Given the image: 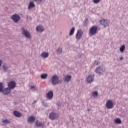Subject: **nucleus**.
I'll list each match as a JSON object with an SVG mask.
<instances>
[{
	"mask_svg": "<svg viewBox=\"0 0 128 128\" xmlns=\"http://www.w3.org/2000/svg\"><path fill=\"white\" fill-rule=\"evenodd\" d=\"M94 75H89L86 79V82L88 84H92L94 82Z\"/></svg>",
	"mask_w": 128,
	"mask_h": 128,
	"instance_id": "obj_10",
	"label": "nucleus"
},
{
	"mask_svg": "<svg viewBox=\"0 0 128 128\" xmlns=\"http://www.w3.org/2000/svg\"><path fill=\"white\" fill-rule=\"evenodd\" d=\"M34 2H42V0H33Z\"/></svg>",
	"mask_w": 128,
	"mask_h": 128,
	"instance_id": "obj_32",
	"label": "nucleus"
},
{
	"mask_svg": "<svg viewBox=\"0 0 128 128\" xmlns=\"http://www.w3.org/2000/svg\"><path fill=\"white\" fill-rule=\"evenodd\" d=\"M58 118V114L54 112H52L50 114L49 118L50 120H56Z\"/></svg>",
	"mask_w": 128,
	"mask_h": 128,
	"instance_id": "obj_8",
	"label": "nucleus"
},
{
	"mask_svg": "<svg viewBox=\"0 0 128 128\" xmlns=\"http://www.w3.org/2000/svg\"><path fill=\"white\" fill-rule=\"evenodd\" d=\"M2 122H3V124H10V120H8V119H6V120H2Z\"/></svg>",
	"mask_w": 128,
	"mask_h": 128,
	"instance_id": "obj_27",
	"label": "nucleus"
},
{
	"mask_svg": "<svg viewBox=\"0 0 128 128\" xmlns=\"http://www.w3.org/2000/svg\"><path fill=\"white\" fill-rule=\"evenodd\" d=\"M4 90V85H2V82H0V92H2Z\"/></svg>",
	"mask_w": 128,
	"mask_h": 128,
	"instance_id": "obj_25",
	"label": "nucleus"
},
{
	"mask_svg": "<svg viewBox=\"0 0 128 128\" xmlns=\"http://www.w3.org/2000/svg\"><path fill=\"white\" fill-rule=\"evenodd\" d=\"M98 92H94L92 93V96L94 98H96V97L98 96Z\"/></svg>",
	"mask_w": 128,
	"mask_h": 128,
	"instance_id": "obj_28",
	"label": "nucleus"
},
{
	"mask_svg": "<svg viewBox=\"0 0 128 128\" xmlns=\"http://www.w3.org/2000/svg\"><path fill=\"white\" fill-rule=\"evenodd\" d=\"M34 6H36V5L34 4V2L30 1L28 8L30 10V8H34Z\"/></svg>",
	"mask_w": 128,
	"mask_h": 128,
	"instance_id": "obj_16",
	"label": "nucleus"
},
{
	"mask_svg": "<svg viewBox=\"0 0 128 128\" xmlns=\"http://www.w3.org/2000/svg\"><path fill=\"white\" fill-rule=\"evenodd\" d=\"M46 97L48 100H52V98H54V92L52 91L49 92L46 94Z\"/></svg>",
	"mask_w": 128,
	"mask_h": 128,
	"instance_id": "obj_11",
	"label": "nucleus"
},
{
	"mask_svg": "<svg viewBox=\"0 0 128 128\" xmlns=\"http://www.w3.org/2000/svg\"><path fill=\"white\" fill-rule=\"evenodd\" d=\"M114 122L115 124H122V120H120V118H117L115 119Z\"/></svg>",
	"mask_w": 128,
	"mask_h": 128,
	"instance_id": "obj_19",
	"label": "nucleus"
},
{
	"mask_svg": "<svg viewBox=\"0 0 128 128\" xmlns=\"http://www.w3.org/2000/svg\"><path fill=\"white\" fill-rule=\"evenodd\" d=\"M1 92H2L3 94H4V96H6L7 94H8L10 92V90L9 88H6L3 89Z\"/></svg>",
	"mask_w": 128,
	"mask_h": 128,
	"instance_id": "obj_13",
	"label": "nucleus"
},
{
	"mask_svg": "<svg viewBox=\"0 0 128 128\" xmlns=\"http://www.w3.org/2000/svg\"><path fill=\"white\" fill-rule=\"evenodd\" d=\"M106 108H108L109 110L112 108H114V102H112V100H108L106 102Z\"/></svg>",
	"mask_w": 128,
	"mask_h": 128,
	"instance_id": "obj_2",
	"label": "nucleus"
},
{
	"mask_svg": "<svg viewBox=\"0 0 128 128\" xmlns=\"http://www.w3.org/2000/svg\"><path fill=\"white\" fill-rule=\"evenodd\" d=\"M41 56L44 58H48V52H43L41 54Z\"/></svg>",
	"mask_w": 128,
	"mask_h": 128,
	"instance_id": "obj_18",
	"label": "nucleus"
},
{
	"mask_svg": "<svg viewBox=\"0 0 128 128\" xmlns=\"http://www.w3.org/2000/svg\"><path fill=\"white\" fill-rule=\"evenodd\" d=\"M36 32H42L44 30V28L42 26L40 25L36 27Z\"/></svg>",
	"mask_w": 128,
	"mask_h": 128,
	"instance_id": "obj_14",
	"label": "nucleus"
},
{
	"mask_svg": "<svg viewBox=\"0 0 128 128\" xmlns=\"http://www.w3.org/2000/svg\"><path fill=\"white\" fill-rule=\"evenodd\" d=\"M72 80V76L70 75H68L64 76V82H70Z\"/></svg>",
	"mask_w": 128,
	"mask_h": 128,
	"instance_id": "obj_17",
	"label": "nucleus"
},
{
	"mask_svg": "<svg viewBox=\"0 0 128 128\" xmlns=\"http://www.w3.org/2000/svg\"><path fill=\"white\" fill-rule=\"evenodd\" d=\"M46 78H48V74H42L41 75V78H42L43 80H45Z\"/></svg>",
	"mask_w": 128,
	"mask_h": 128,
	"instance_id": "obj_26",
	"label": "nucleus"
},
{
	"mask_svg": "<svg viewBox=\"0 0 128 128\" xmlns=\"http://www.w3.org/2000/svg\"><path fill=\"white\" fill-rule=\"evenodd\" d=\"M3 70H4L5 72H6V70H8V67L6 66V64H3Z\"/></svg>",
	"mask_w": 128,
	"mask_h": 128,
	"instance_id": "obj_24",
	"label": "nucleus"
},
{
	"mask_svg": "<svg viewBox=\"0 0 128 128\" xmlns=\"http://www.w3.org/2000/svg\"><path fill=\"white\" fill-rule=\"evenodd\" d=\"M22 34L24 35L27 38H30V34L28 30L22 28Z\"/></svg>",
	"mask_w": 128,
	"mask_h": 128,
	"instance_id": "obj_5",
	"label": "nucleus"
},
{
	"mask_svg": "<svg viewBox=\"0 0 128 128\" xmlns=\"http://www.w3.org/2000/svg\"><path fill=\"white\" fill-rule=\"evenodd\" d=\"M124 58L122 57L120 58V60H122Z\"/></svg>",
	"mask_w": 128,
	"mask_h": 128,
	"instance_id": "obj_35",
	"label": "nucleus"
},
{
	"mask_svg": "<svg viewBox=\"0 0 128 128\" xmlns=\"http://www.w3.org/2000/svg\"><path fill=\"white\" fill-rule=\"evenodd\" d=\"M96 32H98V26H92L90 28L89 32L90 34L94 35L96 34Z\"/></svg>",
	"mask_w": 128,
	"mask_h": 128,
	"instance_id": "obj_1",
	"label": "nucleus"
},
{
	"mask_svg": "<svg viewBox=\"0 0 128 128\" xmlns=\"http://www.w3.org/2000/svg\"><path fill=\"white\" fill-rule=\"evenodd\" d=\"M36 101H34V104H36Z\"/></svg>",
	"mask_w": 128,
	"mask_h": 128,
	"instance_id": "obj_36",
	"label": "nucleus"
},
{
	"mask_svg": "<svg viewBox=\"0 0 128 128\" xmlns=\"http://www.w3.org/2000/svg\"><path fill=\"white\" fill-rule=\"evenodd\" d=\"M93 2L94 4H98L100 2V0H93Z\"/></svg>",
	"mask_w": 128,
	"mask_h": 128,
	"instance_id": "obj_30",
	"label": "nucleus"
},
{
	"mask_svg": "<svg viewBox=\"0 0 128 128\" xmlns=\"http://www.w3.org/2000/svg\"><path fill=\"white\" fill-rule=\"evenodd\" d=\"M102 72H104V68L99 66V67L96 68V72L98 74H102Z\"/></svg>",
	"mask_w": 128,
	"mask_h": 128,
	"instance_id": "obj_12",
	"label": "nucleus"
},
{
	"mask_svg": "<svg viewBox=\"0 0 128 128\" xmlns=\"http://www.w3.org/2000/svg\"><path fill=\"white\" fill-rule=\"evenodd\" d=\"M35 124L38 126H44V124L40 123L38 121H36L35 122Z\"/></svg>",
	"mask_w": 128,
	"mask_h": 128,
	"instance_id": "obj_22",
	"label": "nucleus"
},
{
	"mask_svg": "<svg viewBox=\"0 0 128 128\" xmlns=\"http://www.w3.org/2000/svg\"><path fill=\"white\" fill-rule=\"evenodd\" d=\"M75 30H76V28H74V27H72V28L70 30L69 36H72V34H74Z\"/></svg>",
	"mask_w": 128,
	"mask_h": 128,
	"instance_id": "obj_21",
	"label": "nucleus"
},
{
	"mask_svg": "<svg viewBox=\"0 0 128 128\" xmlns=\"http://www.w3.org/2000/svg\"><path fill=\"white\" fill-rule=\"evenodd\" d=\"M16 82L14 81L10 82L8 84V88H10V90H13V88H16Z\"/></svg>",
	"mask_w": 128,
	"mask_h": 128,
	"instance_id": "obj_9",
	"label": "nucleus"
},
{
	"mask_svg": "<svg viewBox=\"0 0 128 128\" xmlns=\"http://www.w3.org/2000/svg\"><path fill=\"white\" fill-rule=\"evenodd\" d=\"M126 49V46L124 45H122L120 49V50L121 52H124V50Z\"/></svg>",
	"mask_w": 128,
	"mask_h": 128,
	"instance_id": "obj_23",
	"label": "nucleus"
},
{
	"mask_svg": "<svg viewBox=\"0 0 128 128\" xmlns=\"http://www.w3.org/2000/svg\"><path fill=\"white\" fill-rule=\"evenodd\" d=\"M58 84V76L56 75H54L52 77V84L56 85Z\"/></svg>",
	"mask_w": 128,
	"mask_h": 128,
	"instance_id": "obj_7",
	"label": "nucleus"
},
{
	"mask_svg": "<svg viewBox=\"0 0 128 128\" xmlns=\"http://www.w3.org/2000/svg\"><path fill=\"white\" fill-rule=\"evenodd\" d=\"M82 34H84V32H82V30H78L76 35V39L78 40H80V38H82Z\"/></svg>",
	"mask_w": 128,
	"mask_h": 128,
	"instance_id": "obj_3",
	"label": "nucleus"
},
{
	"mask_svg": "<svg viewBox=\"0 0 128 128\" xmlns=\"http://www.w3.org/2000/svg\"><path fill=\"white\" fill-rule=\"evenodd\" d=\"M12 20L14 22H18L20 20V15L18 14H14V15L12 16Z\"/></svg>",
	"mask_w": 128,
	"mask_h": 128,
	"instance_id": "obj_6",
	"label": "nucleus"
},
{
	"mask_svg": "<svg viewBox=\"0 0 128 128\" xmlns=\"http://www.w3.org/2000/svg\"><path fill=\"white\" fill-rule=\"evenodd\" d=\"M36 86H31V90H36Z\"/></svg>",
	"mask_w": 128,
	"mask_h": 128,
	"instance_id": "obj_31",
	"label": "nucleus"
},
{
	"mask_svg": "<svg viewBox=\"0 0 128 128\" xmlns=\"http://www.w3.org/2000/svg\"><path fill=\"white\" fill-rule=\"evenodd\" d=\"M62 48H58V49H57V52H58V54H62Z\"/></svg>",
	"mask_w": 128,
	"mask_h": 128,
	"instance_id": "obj_29",
	"label": "nucleus"
},
{
	"mask_svg": "<svg viewBox=\"0 0 128 128\" xmlns=\"http://www.w3.org/2000/svg\"><path fill=\"white\" fill-rule=\"evenodd\" d=\"M100 24H102V26H103L104 28H106V26H108L110 21L108 20L102 19L100 20Z\"/></svg>",
	"mask_w": 128,
	"mask_h": 128,
	"instance_id": "obj_4",
	"label": "nucleus"
},
{
	"mask_svg": "<svg viewBox=\"0 0 128 128\" xmlns=\"http://www.w3.org/2000/svg\"><path fill=\"white\" fill-rule=\"evenodd\" d=\"M35 120H36V118H34V117L30 116L28 118V122H34Z\"/></svg>",
	"mask_w": 128,
	"mask_h": 128,
	"instance_id": "obj_20",
	"label": "nucleus"
},
{
	"mask_svg": "<svg viewBox=\"0 0 128 128\" xmlns=\"http://www.w3.org/2000/svg\"><path fill=\"white\" fill-rule=\"evenodd\" d=\"M96 64V66H98V64H100V62H97Z\"/></svg>",
	"mask_w": 128,
	"mask_h": 128,
	"instance_id": "obj_34",
	"label": "nucleus"
},
{
	"mask_svg": "<svg viewBox=\"0 0 128 128\" xmlns=\"http://www.w3.org/2000/svg\"><path fill=\"white\" fill-rule=\"evenodd\" d=\"M2 60H0V66H2Z\"/></svg>",
	"mask_w": 128,
	"mask_h": 128,
	"instance_id": "obj_33",
	"label": "nucleus"
},
{
	"mask_svg": "<svg viewBox=\"0 0 128 128\" xmlns=\"http://www.w3.org/2000/svg\"><path fill=\"white\" fill-rule=\"evenodd\" d=\"M13 114H14V116L16 118H20L22 116V113L16 110L14 111Z\"/></svg>",
	"mask_w": 128,
	"mask_h": 128,
	"instance_id": "obj_15",
	"label": "nucleus"
}]
</instances>
